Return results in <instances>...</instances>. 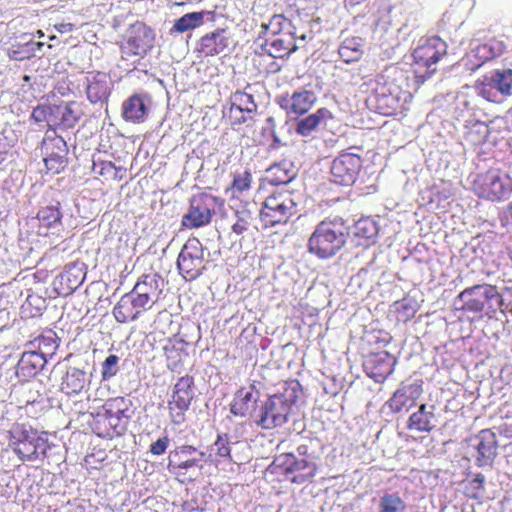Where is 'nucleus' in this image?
<instances>
[{
    "instance_id": "5fc2aeb1",
    "label": "nucleus",
    "mask_w": 512,
    "mask_h": 512,
    "mask_svg": "<svg viewBox=\"0 0 512 512\" xmlns=\"http://www.w3.org/2000/svg\"><path fill=\"white\" fill-rule=\"evenodd\" d=\"M35 343H37V352H44L45 358L48 355L51 356L57 347L55 340L51 337H39L35 340Z\"/></svg>"
},
{
    "instance_id": "13d9d810",
    "label": "nucleus",
    "mask_w": 512,
    "mask_h": 512,
    "mask_svg": "<svg viewBox=\"0 0 512 512\" xmlns=\"http://www.w3.org/2000/svg\"><path fill=\"white\" fill-rule=\"evenodd\" d=\"M386 360H388V363H387V365H386L387 367L383 371V373L390 374L392 369H391L390 357H389L388 353L378 354V355L374 356L370 361L373 363H385Z\"/></svg>"
},
{
    "instance_id": "8fccbe9b",
    "label": "nucleus",
    "mask_w": 512,
    "mask_h": 512,
    "mask_svg": "<svg viewBox=\"0 0 512 512\" xmlns=\"http://www.w3.org/2000/svg\"><path fill=\"white\" fill-rule=\"evenodd\" d=\"M252 181L251 173L247 170L238 173L236 172L234 174L233 183H232V194L234 195L235 192L242 193L248 189H250Z\"/></svg>"
},
{
    "instance_id": "c85d7f7f",
    "label": "nucleus",
    "mask_w": 512,
    "mask_h": 512,
    "mask_svg": "<svg viewBox=\"0 0 512 512\" xmlns=\"http://www.w3.org/2000/svg\"><path fill=\"white\" fill-rule=\"evenodd\" d=\"M332 119V113L326 108H320L296 123V133L308 137L311 136L319 127L326 126L327 122Z\"/></svg>"
},
{
    "instance_id": "58836bf2",
    "label": "nucleus",
    "mask_w": 512,
    "mask_h": 512,
    "mask_svg": "<svg viewBox=\"0 0 512 512\" xmlns=\"http://www.w3.org/2000/svg\"><path fill=\"white\" fill-rule=\"evenodd\" d=\"M210 15L211 12L209 11L187 13L175 21L173 29L180 33L189 31L200 26L204 17Z\"/></svg>"
},
{
    "instance_id": "cd10ccee",
    "label": "nucleus",
    "mask_w": 512,
    "mask_h": 512,
    "mask_svg": "<svg viewBox=\"0 0 512 512\" xmlns=\"http://www.w3.org/2000/svg\"><path fill=\"white\" fill-rule=\"evenodd\" d=\"M148 98L142 94H134L122 104V117L127 122L142 123L148 114Z\"/></svg>"
},
{
    "instance_id": "c756f323",
    "label": "nucleus",
    "mask_w": 512,
    "mask_h": 512,
    "mask_svg": "<svg viewBox=\"0 0 512 512\" xmlns=\"http://www.w3.org/2000/svg\"><path fill=\"white\" fill-rule=\"evenodd\" d=\"M46 362L47 358H45L44 352H24L18 361L16 374L22 377L35 376L44 368Z\"/></svg>"
},
{
    "instance_id": "39448f33",
    "label": "nucleus",
    "mask_w": 512,
    "mask_h": 512,
    "mask_svg": "<svg viewBox=\"0 0 512 512\" xmlns=\"http://www.w3.org/2000/svg\"><path fill=\"white\" fill-rule=\"evenodd\" d=\"M473 190L480 198L503 201L512 193V179L500 170H487L476 175Z\"/></svg>"
},
{
    "instance_id": "9b49d317",
    "label": "nucleus",
    "mask_w": 512,
    "mask_h": 512,
    "mask_svg": "<svg viewBox=\"0 0 512 512\" xmlns=\"http://www.w3.org/2000/svg\"><path fill=\"white\" fill-rule=\"evenodd\" d=\"M164 286L165 281L158 273L144 274L130 293L142 304L144 310H150L159 301Z\"/></svg>"
},
{
    "instance_id": "c03bdc74",
    "label": "nucleus",
    "mask_w": 512,
    "mask_h": 512,
    "mask_svg": "<svg viewBox=\"0 0 512 512\" xmlns=\"http://www.w3.org/2000/svg\"><path fill=\"white\" fill-rule=\"evenodd\" d=\"M92 170L94 174L104 177L105 179H121L122 175H119L120 172L124 170L122 168H117L111 161H93Z\"/></svg>"
},
{
    "instance_id": "412c9836",
    "label": "nucleus",
    "mask_w": 512,
    "mask_h": 512,
    "mask_svg": "<svg viewBox=\"0 0 512 512\" xmlns=\"http://www.w3.org/2000/svg\"><path fill=\"white\" fill-rule=\"evenodd\" d=\"M112 80L104 72H88L86 75V94L92 104H105L112 90Z\"/></svg>"
},
{
    "instance_id": "09e8293b",
    "label": "nucleus",
    "mask_w": 512,
    "mask_h": 512,
    "mask_svg": "<svg viewBox=\"0 0 512 512\" xmlns=\"http://www.w3.org/2000/svg\"><path fill=\"white\" fill-rule=\"evenodd\" d=\"M261 27L266 31H270L273 36L283 34V30L285 29L291 31L289 29L291 27L290 21H288L283 15L278 14L272 16L269 22L262 24Z\"/></svg>"
},
{
    "instance_id": "c9c22d12",
    "label": "nucleus",
    "mask_w": 512,
    "mask_h": 512,
    "mask_svg": "<svg viewBox=\"0 0 512 512\" xmlns=\"http://www.w3.org/2000/svg\"><path fill=\"white\" fill-rule=\"evenodd\" d=\"M363 39L359 37H351L345 39L338 49L340 57L346 63L358 61L363 54Z\"/></svg>"
},
{
    "instance_id": "7c9ffc66",
    "label": "nucleus",
    "mask_w": 512,
    "mask_h": 512,
    "mask_svg": "<svg viewBox=\"0 0 512 512\" xmlns=\"http://www.w3.org/2000/svg\"><path fill=\"white\" fill-rule=\"evenodd\" d=\"M297 171L291 161L284 159L267 169L266 179L274 186L288 184L296 177Z\"/></svg>"
},
{
    "instance_id": "3c124183",
    "label": "nucleus",
    "mask_w": 512,
    "mask_h": 512,
    "mask_svg": "<svg viewBox=\"0 0 512 512\" xmlns=\"http://www.w3.org/2000/svg\"><path fill=\"white\" fill-rule=\"evenodd\" d=\"M119 357L117 355H109L102 363L101 374L103 380H109L114 377L119 370Z\"/></svg>"
},
{
    "instance_id": "052dcab7",
    "label": "nucleus",
    "mask_w": 512,
    "mask_h": 512,
    "mask_svg": "<svg viewBox=\"0 0 512 512\" xmlns=\"http://www.w3.org/2000/svg\"><path fill=\"white\" fill-rule=\"evenodd\" d=\"M248 424L246 422H242L240 424H237L234 429V434L236 438L242 437L246 431H247Z\"/></svg>"
},
{
    "instance_id": "1a4fd4ad",
    "label": "nucleus",
    "mask_w": 512,
    "mask_h": 512,
    "mask_svg": "<svg viewBox=\"0 0 512 512\" xmlns=\"http://www.w3.org/2000/svg\"><path fill=\"white\" fill-rule=\"evenodd\" d=\"M41 150L48 171L58 174L66 167L68 147L63 137L56 135L54 130L46 132Z\"/></svg>"
},
{
    "instance_id": "a878e982",
    "label": "nucleus",
    "mask_w": 512,
    "mask_h": 512,
    "mask_svg": "<svg viewBox=\"0 0 512 512\" xmlns=\"http://www.w3.org/2000/svg\"><path fill=\"white\" fill-rule=\"evenodd\" d=\"M493 89L502 95H512V69L495 70L483 85L482 95L487 100H494Z\"/></svg>"
},
{
    "instance_id": "473e14b6",
    "label": "nucleus",
    "mask_w": 512,
    "mask_h": 512,
    "mask_svg": "<svg viewBox=\"0 0 512 512\" xmlns=\"http://www.w3.org/2000/svg\"><path fill=\"white\" fill-rule=\"evenodd\" d=\"M496 55V52L493 51L490 44L482 43L477 44L471 52L463 57L462 61L468 70L474 71L477 70V68L482 67L485 62L490 61V59H493Z\"/></svg>"
},
{
    "instance_id": "f257e3e1",
    "label": "nucleus",
    "mask_w": 512,
    "mask_h": 512,
    "mask_svg": "<svg viewBox=\"0 0 512 512\" xmlns=\"http://www.w3.org/2000/svg\"><path fill=\"white\" fill-rule=\"evenodd\" d=\"M298 382H292L283 392L269 396L260 402V410L254 415V424L264 430H272L287 423L292 406L300 392Z\"/></svg>"
},
{
    "instance_id": "ea45409f",
    "label": "nucleus",
    "mask_w": 512,
    "mask_h": 512,
    "mask_svg": "<svg viewBox=\"0 0 512 512\" xmlns=\"http://www.w3.org/2000/svg\"><path fill=\"white\" fill-rule=\"evenodd\" d=\"M378 232L379 228L377 223L369 217L361 218L356 221L353 228L354 236L366 241H372L377 236Z\"/></svg>"
},
{
    "instance_id": "4be33fe9",
    "label": "nucleus",
    "mask_w": 512,
    "mask_h": 512,
    "mask_svg": "<svg viewBox=\"0 0 512 512\" xmlns=\"http://www.w3.org/2000/svg\"><path fill=\"white\" fill-rule=\"evenodd\" d=\"M317 97L313 91H295L291 96L281 97L278 101L281 108L288 114L302 115L315 104Z\"/></svg>"
},
{
    "instance_id": "603ef678",
    "label": "nucleus",
    "mask_w": 512,
    "mask_h": 512,
    "mask_svg": "<svg viewBox=\"0 0 512 512\" xmlns=\"http://www.w3.org/2000/svg\"><path fill=\"white\" fill-rule=\"evenodd\" d=\"M31 118L36 122H47L52 130V105H38L36 106L31 114Z\"/></svg>"
},
{
    "instance_id": "aec40b11",
    "label": "nucleus",
    "mask_w": 512,
    "mask_h": 512,
    "mask_svg": "<svg viewBox=\"0 0 512 512\" xmlns=\"http://www.w3.org/2000/svg\"><path fill=\"white\" fill-rule=\"evenodd\" d=\"M476 454L475 460L479 467L492 465L498 449L497 437L492 429H482L479 434L474 437L473 444Z\"/></svg>"
},
{
    "instance_id": "5701e85b",
    "label": "nucleus",
    "mask_w": 512,
    "mask_h": 512,
    "mask_svg": "<svg viewBox=\"0 0 512 512\" xmlns=\"http://www.w3.org/2000/svg\"><path fill=\"white\" fill-rule=\"evenodd\" d=\"M261 50L273 58H284L296 51L299 46L295 43L292 31L273 36L261 44Z\"/></svg>"
},
{
    "instance_id": "338daca9",
    "label": "nucleus",
    "mask_w": 512,
    "mask_h": 512,
    "mask_svg": "<svg viewBox=\"0 0 512 512\" xmlns=\"http://www.w3.org/2000/svg\"><path fill=\"white\" fill-rule=\"evenodd\" d=\"M509 208L512 209V204L509 205Z\"/></svg>"
},
{
    "instance_id": "6e6d98bb",
    "label": "nucleus",
    "mask_w": 512,
    "mask_h": 512,
    "mask_svg": "<svg viewBox=\"0 0 512 512\" xmlns=\"http://www.w3.org/2000/svg\"><path fill=\"white\" fill-rule=\"evenodd\" d=\"M229 117H230L231 123L233 125L246 123V122L252 120V118H247L246 113L244 111H242L241 109H239L238 107L233 106L232 103H231V107H230Z\"/></svg>"
},
{
    "instance_id": "393cba45",
    "label": "nucleus",
    "mask_w": 512,
    "mask_h": 512,
    "mask_svg": "<svg viewBox=\"0 0 512 512\" xmlns=\"http://www.w3.org/2000/svg\"><path fill=\"white\" fill-rule=\"evenodd\" d=\"M81 117V109L76 102L52 105V127L69 129L76 125Z\"/></svg>"
},
{
    "instance_id": "69168bd1",
    "label": "nucleus",
    "mask_w": 512,
    "mask_h": 512,
    "mask_svg": "<svg viewBox=\"0 0 512 512\" xmlns=\"http://www.w3.org/2000/svg\"><path fill=\"white\" fill-rule=\"evenodd\" d=\"M37 45H38L39 47H41V46H43V43L39 42V43H37Z\"/></svg>"
},
{
    "instance_id": "b1692460",
    "label": "nucleus",
    "mask_w": 512,
    "mask_h": 512,
    "mask_svg": "<svg viewBox=\"0 0 512 512\" xmlns=\"http://www.w3.org/2000/svg\"><path fill=\"white\" fill-rule=\"evenodd\" d=\"M421 394V388L417 384L401 385L386 402L393 413L408 411Z\"/></svg>"
},
{
    "instance_id": "f3484780",
    "label": "nucleus",
    "mask_w": 512,
    "mask_h": 512,
    "mask_svg": "<svg viewBox=\"0 0 512 512\" xmlns=\"http://www.w3.org/2000/svg\"><path fill=\"white\" fill-rule=\"evenodd\" d=\"M194 398V380L191 376H183L178 379L174 385L172 400L169 402V409L173 415L174 410H178L176 419L173 421L180 423L183 420V413L190 407Z\"/></svg>"
},
{
    "instance_id": "20e7f679",
    "label": "nucleus",
    "mask_w": 512,
    "mask_h": 512,
    "mask_svg": "<svg viewBox=\"0 0 512 512\" xmlns=\"http://www.w3.org/2000/svg\"><path fill=\"white\" fill-rule=\"evenodd\" d=\"M11 446L22 461L43 459L50 448L45 433L39 435L37 431L22 428H16L12 432Z\"/></svg>"
},
{
    "instance_id": "f8f14e48",
    "label": "nucleus",
    "mask_w": 512,
    "mask_h": 512,
    "mask_svg": "<svg viewBox=\"0 0 512 512\" xmlns=\"http://www.w3.org/2000/svg\"><path fill=\"white\" fill-rule=\"evenodd\" d=\"M280 466L284 467L285 476L295 484H303L310 481L317 472V464L310 459H298L296 455L287 453L276 459Z\"/></svg>"
},
{
    "instance_id": "9d476101",
    "label": "nucleus",
    "mask_w": 512,
    "mask_h": 512,
    "mask_svg": "<svg viewBox=\"0 0 512 512\" xmlns=\"http://www.w3.org/2000/svg\"><path fill=\"white\" fill-rule=\"evenodd\" d=\"M402 93L403 91L399 85L387 81L384 76H380L376 79V86L369 97V101L375 104L379 113L390 114L398 108Z\"/></svg>"
},
{
    "instance_id": "79ce46f5",
    "label": "nucleus",
    "mask_w": 512,
    "mask_h": 512,
    "mask_svg": "<svg viewBox=\"0 0 512 512\" xmlns=\"http://www.w3.org/2000/svg\"><path fill=\"white\" fill-rule=\"evenodd\" d=\"M60 204L49 205L42 207L38 213L37 218L41 225L46 227H54L61 223L62 213L59 208Z\"/></svg>"
},
{
    "instance_id": "37998d69",
    "label": "nucleus",
    "mask_w": 512,
    "mask_h": 512,
    "mask_svg": "<svg viewBox=\"0 0 512 512\" xmlns=\"http://www.w3.org/2000/svg\"><path fill=\"white\" fill-rule=\"evenodd\" d=\"M231 103L233 106H236L244 111L247 118H253L255 112L257 111V105L253 96L246 92H235L231 97Z\"/></svg>"
},
{
    "instance_id": "0e129e2a",
    "label": "nucleus",
    "mask_w": 512,
    "mask_h": 512,
    "mask_svg": "<svg viewBox=\"0 0 512 512\" xmlns=\"http://www.w3.org/2000/svg\"><path fill=\"white\" fill-rule=\"evenodd\" d=\"M177 366H178V365H177V363H169V364H168V367H169L170 369H172V370H176V369H177Z\"/></svg>"
},
{
    "instance_id": "f704fd0d",
    "label": "nucleus",
    "mask_w": 512,
    "mask_h": 512,
    "mask_svg": "<svg viewBox=\"0 0 512 512\" xmlns=\"http://www.w3.org/2000/svg\"><path fill=\"white\" fill-rule=\"evenodd\" d=\"M435 417L432 411L426 410V405L422 404L418 411L409 417L408 429L416 431H430L435 426Z\"/></svg>"
},
{
    "instance_id": "6e6552de",
    "label": "nucleus",
    "mask_w": 512,
    "mask_h": 512,
    "mask_svg": "<svg viewBox=\"0 0 512 512\" xmlns=\"http://www.w3.org/2000/svg\"><path fill=\"white\" fill-rule=\"evenodd\" d=\"M177 268L187 281L195 280L203 273L205 269L204 247L197 238H190L186 241L178 255Z\"/></svg>"
},
{
    "instance_id": "a18cd8bd",
    "label": "nucleus",
    "mask_w": 512,
    "mask_h": 512,
    "mask_svg": "<svg viewBox=\"0 0 512 512\" xmlns=\"http://www.w3.org/2000/svg\"><path fill=\"white\" fill-rule=\"evenodd\" d=\"M252 213L250 210L243 208L235 211V222L232 224V232L241 235L247 231L252 223Z\"/></svg>"
},
{
    "instance_id": "423d86ee",
    "label": "nucleus",
    "mask_w": 512,
    "mask_h": 512,
    "mask_svg": "<svg viewBox=\"0 0 512 512\" xmlns=\"http://www.w3.org/2000/svg\"><path fill=\"white\" fill-rule=\"evenodd\" d=\"M447 44L441 38L433 36L425 40V42L413 51L414 73L417 82L423 83L435 69L431 66L446 54Z\"/></svg>"
},
{
    "instance_id": "680f3d73",
    "label": "nucleus",
    "mask_w": 512,
    "mask_h": 512,
    "mask_svg": "<svg viewBox=\"0 0 512 512\" xmlns=\"http://www.w3.org/2000/svg\"><path fill=\"white\" fill-rule=\"evenodd\" d=\"M292 35L295 38V43L299 46V48L301 47L300 44L302 42H306L307 40V35L305 33L297 35L295 31H292Z\"/></svg>"
},
{
    "instance_id": "ddd939ff",
    "label": "nucleus",
    "mask_w": 512,
    "mask_h": 512,
    "mask_svg": "<svg viewBox=\"0 0 512 512\" xmlns=\"http://www.w3.org/2000/svg\"><path fill=\"white\" fill-rule=\"evenodd\" d=\"M215 204L216 198L211 195L194 196L188 212L182 218V225L186 228H199L209 224Z\"/></svg>"
},
{
    "instance_id": "a19ab883",
    "label": "nucleus",
    "mask_w": 512,
    "mask_h": 512,
    "mask_svg": "<svg viewBox=\"0 0 512 512\" xmlns=\"http://www.w3.org/2000/svg\"><path fill=\"white\" fill-rule=\"evenodd\" d=\"M206 453H212L215 461L218 463L222 460H231L230 441L227 434L218 435L216 441L210 446Z\"/></svg>"
},
{
    "instance_id": "4c0bfd02",
    "label": "nucleus",
    "mask_w": 512,
    "mask_h": 512,
    "mask_svg": "<svg viewBox=\"0 0 512 512\" xmlns=\"http://www.w3.org/2000/svg\"><path fill=\"white\" fill-rule=\"evenodd\" d=\"M419 307L420 300L417 297L411 295H407L394 303L397 319L404 323L411 320L415 316Z\"/></svg>"
},
{
    "instance_id": "864d4df0",
    "label": "nucleus",
    "mask_w": 512,
    "mask_h": 512,
    "mask_svg": "<svg viewBox=\"0 0 512 512\" xmlns=\"http://www.w3.org/2000/svg\"><path fill=\"white\" fill-rule=\"evenodd\" d=\"M447 353H448V351L445 346L438 347L435 349V355L433 357V365L436 367L437 373L439 375L445 374L448 371Z\"/></svg>"
},
{
    "instance_id": "7ed1b4c3",
    "label": "nucleus",
    "mask_w": 512,
    "mask_h": 512,
    "mask_svg": "<svg viewBox=\"0 0 512 512\" xmlns=\"http://www.w3.org/2000/svg\"><path fill=\"white\" fill-rule=\"evenodd\" d=\"M503 296L493 284H476L472 288L464 289L455 302L460 310L474 311V313H495L503 306Z\"/></svg>"
},
{
    "instance_id": "bf43d9fd",
    "label": "nucleus",
    "mask_w": 512,
    "mask_h": 512,
    "mask_svg": "<svg viewBox=\"0 0 512 512\" xmlns=\"http://www.w3.org/2000/svg\"><path fill=\"white\" fill-rule=\"evenodd\" d=\"M54 28L61 34L69 33L73 31L74 25L72 23H59L55 24Z\"/></svg>"
},
{
    "instance_id": "4468645a",
    "label": "nucleus",
    "mask_w": 512,
    "mask_h": 512,
    "mask_svg": "<svg viewBox=\"0 0 512 512\" xmlns=\"http://www.w3.org/2000/svg\"><path fill=\"white\" fill-rule=\"evenodd\" d=\"M361 167L360 156L353 153H342L332 162L331 179L336 184L350 186L356 181Z\"/></svg>"
},
{
    "instance_id": "2f4dec72",
    "label": "nucleus",
    "mask_w": 512,
    "mask_h": 512,
    "mask_svg": "<svg viewBox=\"0 0 512 512\" xmlns=\"http://www.w3.org/2000/svg\"><path fill=\"white\" fill-rule=\"evenodd\" d=\"M228 45L229 38L225 35V30L217 29L201 38L199 51L206 56H214L222 53Z\"/></svg>"
},
{
    "instance_id": "6ab92c4d",
    "label": "nucleus",
    "mask_w": 512,
    "mask_h": 512,
    "mask_svg": "<svg viewBox=\"0 0 512 512\" xmlns=\"http://www.w3.org/2000/svg\"><path fill=\"white\" fill-rule=\"evenodd\" d=\"M130 404V400L124 397L112 398L105 403L104 407L108 424L117 434H121L127 428L132 415Z\"/></svg>"
},
{
    "instance_id": "de8ad7c7",
    "label": "nucleus",
    "mask_w": 512,
    "mask_h": 512,
    "mask_svg": "<svg viewBox=\"0 0 512 512\" xmlns=\"http://www.w3.org/2000/svg\"><path fill=\"white\" fill-rule=\"evenodd\" d=\"M380 512H401L405 509L402 499L396 494H385L380 498Z\"/></svg>"
},
{
    "instance_id": "e433bc0d",
    "label": "nucleus",
    "mask_w": 512,
    "mask_h": 512,
    "mask_svg": "<svg viewBox=\"0 0 512 512\" xmlns=\"http://www.w3.org/2000/svg\"><path fill=\"white\" fill-rule=\"evenodd\" d=\"M490 128L485 122H472L466 126L464 140L469 144L477 147V145L485 144L488 141Z\"/></svg>"
},
{
    "instance_id": "a211bd4d",
    "label": "nucleus",
    "mask_w": 512,
    "mask_h": 512,
    "mask_svg": "<svg viewBox=\"0 0 512 512\" xmlns=\"http://www.w3.org/2000/svg\"><path fill=\"white\" fill-rule=\"evenodd\" d=\"M152 31L143 23H136L131 26L128 38L122 45V52L125 55L143 56L152 47Z\"/></svg>"
},
{
    "instance_id": "4d7b16f0",
    "label": "nucleus",
    "mask_w": 512,
    "mask_h": 512,
    "mask_svg": "<svg viewBox=\"0 0 512 512\" xmlns=\"http://www.w3.org/2000/svg\"><path fill=\"white\" fill-rule=\"evenodd\" d=\"M169 445V439L167 436L159 438L157 441L151 444L150 452L153 455H162Z\"/></svg>"
},
{
    "instance_id": "e2e57ef3",
    "label": "nucleus",
    "mask_w": 512,
    "mask_h": 512,
    "mask_svg": "<svg viewBox=\"0 0 512 512\" xmlns=\"http://www.w3.org/2000/svg\"><path fill=\"white\" fill-rule=\"evenodd\" d=\"M298 456H306L307 455V447L305 445H300L297 448Z\"/></svg>"
},
{
    "instance_id": "dca6fc26",
    "label": "nucleus",
    "mask_w": 512,
    "mask_h": 512,
    "mask_svg": "<svg viewBox=\"0 0 512 512\" xmlns=\"http://www.w3.org/2000/svg\"><path fill=\"white\" fill-rule=\"evenodd\" d=\"M214 462L212 453L198 451L191 445H182L171 451L169 454L168 469L171 470H189L193 467H200V462Z\"/></svg>"
},
{
    "instance_id": "f03ea898",
    "label": "nucleus",
    "mask_w": 512,
    "mask_h": 512,
    "mask_svg": "<svg viewBox=\"0 0 512 512\" xmlns=\"http://www.w3.org/2000/svg\"><path fill=\"white\" fill-rule=\"evenodd\" d=\"M347 241V227L341 217L327 218L314 229L308 240V251L320 259L335 256Z\"/></svg>"
},
{
    "instance_id": "2eb2a0df",
    "label": "nucleus",
    "mask_w": 512,
    "mask_h": 512,
    "mask_svg": "<svg viewBox=\"0 0 512 512\" xmlns=\"http://www.w3.org/2000/svg\"><path fill=\"white\" fill-rule=\"evenodd\" d=\"M260 392L251 384L240 388L230 404V413L242 418L248 417L254 423V415L260 410Z\"/></svg>"
},
{
    "instance_id": "49530a36",
    "label": "nucleus",
    "mask_w": 512,
    "mask_h": 512,
    "mask_svg": "<svg viewBox=\"0 0 512 512\" xmlns=\"http://www.w3.org/2000/svg\"><path fill=\"white\" fill-rule=\"evenodd\" d=\"M485 491V477L478 473L474 478L465 481L464 493L470 498H479Z\"/></svg>"
},
{
    "instance_id": "72a5a7b5",
    "label": "nucleus",
    "mask_w": 512,
    "mask_h": 512,
    "mask_svg": "<svg viewBox=\"0 0 512 512\" xmlns=\"http://www.w3.org/2000/svg\"><path fill=\"white\" fill-rule=\"evenodd\" d=\"M88 384L85 371L78 368L67 370L61 383V390L68 395L81 393Z\"/></svg>"
},
{
    "instance_id": "bb28decb",
    "label": "nucleus",
    "mask_w": 512,
    "mask_h": 512,
    "mask_svg": "<svg viewBox=\"0 0 512 512\" xmlns=\"http://www.w3.org/2000/svg\"><path fill=\"white\" fill-rule=\"evenodd\" d=\"M145 311L139 301L129 292L123 295L113 308V315L117 322L126 323L135 321Z\"/></svg>"
},
{
    "instance_id": "0eeeda50",
    "label": "nucleus",
    "mask_w": 512,
    "mask_h": 512,
    "mask_svg": "<svg viewBox=\"0 0 512 512\" xmlns=\"http://www.w3.org/2000/svg\"><path fill=\"white\" fill-rule=\"evenodd\" d=\"M296 213V203L291 193L277 192L266 198L260 210V218L265 227L285 224Z\"/></svg>"
}]
</instances>
